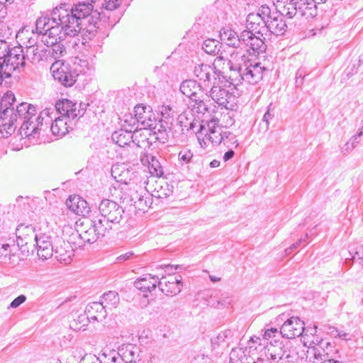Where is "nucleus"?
Returning a JSON list of instances; mask_svg holds the SVG:
<instances>
[{"label": "nucleus", "instance_id": "obj_1", "mask_svg": "<svg viewBox=\"0 0 363 363\" xmlns=\"http://www.w3.org/2000/svg\"><path fill=\"white\" fill-rule=\"evenodd\" d=\"M92 11L91 3L79 2L74 7L63 4L55 7L51 12L52 23H57L64 30V35L74 37L83 31L84 16Z\"/></svg>", "mask_w": 363, "mask_h": 363}, {"label": "nucleus", "instance_id": "obj_2", "mask_svg": "<svg viewBox=\"0 0 363 363\" xmlns=\"http://www.w3.org/2000/svg\"><path fill=\"white\" fill-rule=\"evenodd\" d=\"M15 101L16 97L11 91H7L0 97V131H4L10 135L17 128V116L21 117L26 113L28 116L30 111H34L33 108L28 106L26 102L19 104L14 108Z\"/></svg>", "mask_w": 363, "mask_h": 363}, {"label": "nucleus", "instance_id": "obj_3", "mask_svg": "<svg viewBox=\"0 0 363 363\" xmlns=\"http://www.w3.org/2000/svg\"><path fill=\"white\" fill-rule=\"evenodd\" d=\"M91 65L86 60L75 57L72 65H65L60 61L52 63L50 71L54 79L66 87L72 86L81 74H85L91 69Z\"/></svg>", "mask_w": 363, "mask_h": 363}, {"label": "nucleus", "instance_id": "obj_4", "mask_svg": "<svg viewBox=\"0 0 363 363\" xmlns=\"http://www.w3.org/2000/svg\"><path fill=\"white\" fill-rule=\"evenodd\" d=\"M27 105L30 107H33L34 111H31L32 113H30L28 116H27V113L23 115L21 117L17 116L16 125L17 127L20 125V133L21 136H25L29 139L31 138H38L40 135V127L43 126L45 116L50 118L51 121H52V117L50 115L53 113V110L52 108H45L35 118V107L30 104L27 103Z\"/></svg>", "mask_w": 363, "mask_h": 363}, {"label": "nucleus", "instance_id": "obj_5", "mask_svg": "<svg viewBox=\"0 0 363 363\" xmlns=\"http://www.w3.org/2000/svg\"><path fill=\"white\" fill-rule=\"evenodd\" d=\"M181 92L189 97L193 103V108H196L197 113H205L208 111L207 105L204 101L207 99V90L196 80L186 79L180 85Z\"/></svg>", "mask_w": 363, "mask_h": 363}, {"label": "nucleus", "instance_id": "obj_6", "mask_svg": "<svg viewBox=\"0 0 363 363\" xmlns=\"http://www.w3.org/2000/svg\"><path fill=\"white\" fill-rule=\"evenodd\" d=\"M101 224L107 227L108 231L112 229L113 224H118L123 218L124 210L118 203L110 199H103L99 205Z\"/></svg>", "mask_w": 363, "mask_h": 363}, {"label": "nucleus", "instance_id": "obj_7", "mask_svg": "<svg viewBox=\"0 0 363 363\" xmlns=\"http://www.w3.org/2000/svg\"><path fill=\"white\" fill-rule=\"evenodd\" d=\"M306 0H274L277 11L288 18H293L296 15L303 16L308 9Z\"/></svg>", "mask_w": 363, "mask_h": 363}, {"label": "nucleus", "instance_id": "obj_8", "mask_svg": "<svg viewBox=\"0 0 363 363\" xmlns=\"http://www.w3.org/2000/svg\"><path fill=\"white\" fill-rule=\"evenodd\" d=\"M264 353L269 359L276 363L283 360L286 362H294L296 360V353L282 342L275 341V344L270 342L264 346Z\"/></svg>", "mask_w": 363, "mask_h": 363}, {"label": "nucleus", "instance_id": "obj_9", "mask_svg": "<svg viewBox=\"0 0 363 363\" xmlns=\"http://www.w3.org/2000/svg\"><path fill=\"white\" fill-rule=\"evenodd\" d=\"M0 64L4 66L7 76H11V73L17 69L23 68L26 66V59L23 48L11 47L6 58L0 61Z\"/></svg>", "mask_w": 363, "mask_h": 363}, {"label": "nucleus", "instance_id": "obj_10", "mask_svg": "<svg viewBox=\"0 0 363 363\" xmlns=\"http://www.w3.org/2000/svg\"><path fill=\"white\" fill-rule=\"evenodd\" d=\"M93 225L82 233H77L76 235L72 234V236L76 235L79 241L77 244L78 247L83 246L84 243H94L99 238L104 237L106 232H108L107 227H104L101 224V220H94Z\"/></svg>", "mask_w": 363, "mask_h": 363}, {"label": "nucleus", "instance_id": "obj_11", "mask_svg": "<svg viewBox=\"0 0 363 363\" xmlns=\"http://www.w3.org/2000/svg\"><path fill=\"white\" fill-rule=\"evenodd\" d=\"M220 71L217 70L215 67L206 64H200L195 66L194 74L205 86H211L219 82Z\"/></svg>", "mask_w": 363, "mask_h": 363}, {"label": "nucleus", "instance_id": "obj_12", "mask_svg": "<svg viewBox=\"0 0 363 363\" xmlns=\"http://www.w3.org/2000/svg\"><path fill=\"white\" fill-rule=\"evenodd\" d=\"M283 337L293 339L303 335L305 332V323L298 317L287 318L279 330Z\"/></svg>", "mask_w": 363, "mask_h": 363}, {"label": "nucleus", "instance_id": "obj_13", "mask_svg": "<svg viewBox=\"0 0 363 363\" xmlns=\"http://www.w3.org/2000/svg\"><path fill=\"white\" fill-rule=\"evenodd\" d=\"M174 119L172 116L169 114L165 116L164 113H162V118L157 121L155 118L152 120V127H148L147 129L154 130V133H159L160 136H157L156 138L162 143L168 138V133L171 131L174 126Z\"/></svg>", "mask_w": 363, "mask_h": 363}, {"label": "nucleus", "instance_id": "obj_14", "mask_svg": "<svg viewBox=\"0 0 363 363\" xmlns=\"http://www.w3.org/2000/svg\"><path fill=\"white\" fill-rule=\"evenodd\" d=\"M34 246L37 248L38 256L43 260H46L53 255L55 246L52 245L51 236L46 233H38L35 235Z\"/></svg>", "mask_w": 363, "mask_h": 363}, {"label": "nucleus", "instance_id": "obj_15", "mask_svg": "<svg viewBox=\"0 0 363 363\" xmlns=\"http://www.w3.org/2000/svg\"><path fill=\"white\" fill-rule=\"evenodd\" d=\"M331 347L330 342L321 341L319 346L308 347L306 358L313 363H325V360L331 356L330 353Z\"/></svg>", "mask_w": 363, "mask_h": 363}, {"label": "nucleus", "instance_id": "obj_16", "mask_svg": "<svg viewBox=\"0 0 363 363\" xmlns=\"http://www.w3.org/2000/svg\"><path fill=\"white\" fill-rule=\"evenodd\" d=\"M55 110L61 116L72 120L78 116H82L84 114V108L77 109V104L66 99L57 101L55 105Z\"/></svg>", "mask_w": 363, "mask_h": 363}, {"label": "nucleus", "instance_id": "obj_17", "mask_svg": "<svg viewBox=\"0 0 363 363\" xmlns=\"http://www.w3.org/2000/svg\"><path fill=\"white\" fill-rule=\"evenodd\" d=\"M285 16L276 11L271 19L267 20L265 26H262L263 30H268L274 35H283L287 29V25L284 20Z\"/></svg>", "mask_w": 363, "mask_h": 363}, {"label": "nucleus", "instance_id": "obj_18", "mask_svg": "<svg viewBox=\"0 0 363 363\" xmlns=\"http://www.w3.org/2000/svg\"><path fill=\"white\" fill-rule=\"evenodd\" d=\"M267 69L261 67L259 63L245 64L243 67V82L255 84L258 83L263 77V72Z\"/></svg>", "mask_w": 363, "mask_h": 363}, {"label": "nucleus", "instance_id": "obj_19", "mask_svg": "<svg viewBox=\"0 0 363 363\" xmlns=\"http://www.w3.org/2000/svg\"><path fill=\"white\" fill-rule=\"evenodd\" d=\"M165 281L158 280V287L166 296H175L182 291V280L181 276L179 277L169 276Z\"/></svg>", "mask_w": 363, "mask_h": 363}, {"label": "nucleus", "instance_id": "obj_20", "mask_svg": "<svg viewBox=\"0 0 363 363\" xmlns=\"http://www.w3.org/2000/svg\"><path fill=\"white\" fill-rule=\"evenodd\" d=\"M207 92V99L211 97L215 103L221 106H226L233 98L232 94L230 93L228 89L218 85L217 84H213L210 90Z\"/></svg>", "mask_w": 363, "mask_h": 363}, {"label": "nucleus", "instance_id": "obj_21", "mask_svg": "<svg viewBox=\"0 0 363 363\" xmlns=\"http://www.w3.org/2000/svg\"><path fill=\"white\" fill-rule=\"evenodd\" d=\"M134 113L140 123V129L146 130L148 127H152V122L155 116L150 106L138 104L134 108Z\"/></svg>", "mask_w": 363, "mask_h": 363}, {"label": "nucleus", "instance_id": "obj_22", "mask_svg": "<svg viewBox=\"0 0 363 363\" xmlns=\"http://www.w3.org/2000/svg\"><path fill=\"white\" fill-rule=\"evenodd\" d=\"M51 25L47 30L45 34L42 37V42L45 45H53L60 41H64L67 35H64V30H62V27L57 23Z\"/></svg>", "mask_w": 363, "mask_h": 363}, {"label": "nucleus", "instance_id": "obj_23", "mask_svg": "<svg viewBox=\"0 0 363 363\" xmlns=\"http://www.w3.org/2000/svg\"><path fill=\"white\" fill-rule=\"evenodd\" d=\"M64 245H55L54 252L55 258L60 262L65 264H69L72 260L74 256V251L69 242H65L64 240H60Z\"/></svg>", "mask_w": 363, "mask_h": 363}, {"label": "nucleus", "instance_id": "obj_24", "mask_svg": "<svg viewBox=\"0 0 363 363\" xmlns=\"http://www.w3.org/2000/svg\"><path fill=\"white\" fill-rule=\"evenodd\" d=\"M68 208L77 215L85 216L90 212L87 202L79 196H70L66 201Z\"/></svg>", "mask_w": 363, "mask_h": 363}, {"label": "nucleus", "instance_id": "obj_25", "mask_svg": "<svg viewBox=\"0 0 363 363\" xmlns=\"http://www.w3.org/2000/svg\"><path fill=\"white\" fill-rule=\"evenodd\" d=\"M35 228L33 225H25L21 224L16 228L17 244L20 245L19 240L22 241V245H27L32 243L35 240V235H38Z\"/></svg>", "mask_w": 363, "mask_h": 363}, {"label": "nucleus", "instance_id": "obj_26", "mask_svg": "<svg viewBox=\"0 0 363 363\" xmlns=\"http://www.w3.org/2000/svg\"><path fill=\"white\" fill-rule=\"evenodd\" d=\"M84 21H82L83 23V31L86 30V33H88L89 38H91L92 36H94L97 32V28H99L98 24L99 23L100 20V13L96 11H91L87 16H84Z\"/></svg>", "mask_w": 363, "mask_h": 363}, {"label": "nucleus", "instance_id": "obj_27", "mask_svg": "<svg viewBox=\"0 0 363 363\" xmlns=\"http://www.w3.org/2000/svg\"><path fill=\"white\" fill-rule=\"evenodd\" d=\"M160 278L157 276H151L150 274L138 279L134 282L136 289L143 292H151L155 290L158 285Z\"/></svg>", "mask_w": 363, "mask_h": 363}, {"label": "nucleus", "instance_id": "obj_28", "mask_svg": "<svg viewBox=\"0 0 363 363\" xmlns=\"http://www.w3.org/2000/svg\"><path fill=\"white\" fill-rule=\"evenodd\" d=\"M218 118H212L207 123L208 129V138L213 145H220L223 138V134L224 131H222L221 128L218 127Z\"/></svg>", "mask_w": 363, "mask_h": 363}, {"label": "nucleus", "instance_id": "obj_29", "mask_svg": "<svg viewBox=\"0 0 363 363\" xmlns=\"http://www.w3.org/2000/svg\"><path fill=\"white\" fill-rule=\"evenodd\" d=\"M247 28L250 29L257 35L263 36L262 26H265V23L260 16L257 13H251L247 16Z\"/></svg>", "mask_w": 363, "mask_h": 363}, {"label": "nucleus", "instance_id": "obj_30", "mask_svg": "<svg viewBox=\"0 0 363 363\" xmlns=\"http://www.w3.org/2000/svg\"><path fill=\"white\" fill-rule=\"evenodd\" d=\"M111 139L113 143L120 147L129 145L133 140L132 130H127L123 128L116 130L112 133Z\"/></svg>", "mask_w": 363, "mask_h": 363}, {"label": "nucleus", "instance_id": "obj_31", "mask_svg": "<svg viewBox=\"0 0 363 363\" xmlns=\"http://www.w3.org/2000/svg\"><path fill=\"white\" fill-rule=\"evenodd\" d=\"M70 119L65 116H59L52 121L50 130L54 135L64 136L69 131L68 121Z\"/></svg>", "mask_w": 363, "mask_h": 363}, {"label": "nucleus", "instance_id": "obj_32", "mask_svg": "<svg viewBox=\"0 0 363 363\" xmlns=\"http://www.w3.org/2000/svg\"><path fill=\"white\" fill-rule=\"evenodd\" d=\"M220 38L228 46L238 48H240V40L238 35L235 31L229 28H223L220 31Z\"/></svg>", "mask_w": 363, "mask_h": 363}, {"label": "nucleus", "instance_id": "obj_33", "mask_svg": "<svg viewBox=\"0 0 363 363\" xmlns=\"http://www.w3.org/2000/svg\"><path fill=\"white\" fill-rule=\"evenodd\" d=\"M174 186L166 182H162L157 184L154 190L152 191L151 196L155 199H162L169 197L173 193Z\"/></svg>", "mask_w": 363, "mask_h": 363}, {"label": "nucleus", "instance_id": "obj_34", "mask_svg": "<svg viewBox=\"0 0 363 363\" xmlns=\"http://www.w3.org/2000/svg\"><path fill=\"white\" fill-rule=\"evenodd\" d=\"M228 65L230 67L229 82L235 86L242 84L243 82V67L241 65L234 66L230 60L228 61Z\"/></svg>", "mask_w": 363, "mask_h": 363}, {"label": "nucleus", "instance_id": "obj_35", "mask_svg": "<svg viewBox=\"0 0 363 363\" xmlns=\"http://www.w3.org/2000/svg\"><path fill=\"white\" fill-rule=\"evenodd\" d=\"M263 36H261V35H257L254 32L250 41L247 43V45L245 46L246 49L245 52H249L250 50H252L254 52H264L266 50V45L262 38Z\"/></svg>", "mask_w": 363, "mask_h": 363}, {"label": "nucleus", "instance_id": "obj_36", "mask_svg": "<svg viewBox=\"0 0 363 363\" xmlns=\"http://www.w3.org/2000/svg\"><path fill=\"white\" fill-rule=\"evenodd\" d=\"M166 161L162 157L153 156L148 167L150 174L153 176L161 177L164 175V164Z\"/></svg>", "mask_w": 363, "mask_h": 363}, {"label": "nucleus", "instance_id": "obj_37", "mask_svg": "<svg viewBox=\"0 0 363 363\" xmlns=\"http://www.w3.org/2000/svg\"><path fill=\"white\" fill-rule=\"evenodd\" d=\"M73 320L70 321L69 327L74 331L85 330L89 323V318L85 313L79 315H73Z\"/></svg>", "mask_w": 363, "mask_h": 363}, {"label": "nucleus", "instance_id": "obj_38", "mask_svg": "<svg viewBox=\"0 0 363 363\" xmlns=\"http://www.w3.org/2000/svg\"><path fill=\"white\" fill-rule=\"evenodd\" d=\"M52 21V17L50 18L49 15L42 13L40 16H39L35 21V29L33 30V33H36L38 35H41L45 33L46 30L51 26L50 21Z\"/></svg>", "mask_w": 363, "mask_h": 363}, {"label": "nucleus", "instance_id": "obj_39", "mask_svg": "<svg viewBox=\"0 0 363 363\" xmlns=\"http://www.w3.org/2000/svg\"><path fill=\"white\" fill-rule=\"evenodd\" d=\"M100 301L104 304V306H105V307L109 310H111L113 308H115L119 303V296L116 292L110 291L104 294V295L101 297Z\"/></svg>", "mask_w": 363, "mask_h": 363}, {"label": "nucleus", "instance_id": "obj_40", "mask_svg": "<svg viewBox=\"0 0 363 363\" xmlns=\"http://www.w3.org/2000/svg\"><path fill=\"white\" fill-rule=\"evenodd\" d=\"M107 309L108 308L105 307L101 301H96L89 304L86 308L85 312L87 311L89 313H94L99 315L100 320L102 321L107 315Z\"/></svg>", "mask_w": 363, "mask_h": 363}, {"label": "nucleus", "instance_id": "obj_41", "mask_svg": "<svg viewBox=\"0 0 363 363\" xmlns=\"http://www.w3.org/2000/svg\"><path fill=\"white\" fill-rule=\"evenodd\" d=\"M121 121L123 123V128L127 130H132V133L135 132L138 130L139 125L140 123H139L138 118L135 117V115L133 116L131 113L125 114L123 116V119Z\"/></svg>", "mask_w": 363, "mask_h": 363}, {"label": "nucleus", "instance_id": "obj_42", "mask_svg": "<svg viewBox=\"0 0 363 363\" xmlns=\"http://www.w3.org/2000/svg\"><path fill=\"white\" fill-rule=\"evenodd\" d=\"M221 43L214 39H207L203 42L202 49L205 52L212 55H218L221 48Z\"/></svg>", "mask_w": 363, "mask_h": 363}, {"label": "nucleus", "instance_id": "obj_43", "mask_svg": "<svg viewBox=\"0 0 363 363\" xmlns=\"http://www.w3.org/2000/svg\"><path fill=\"white\" fill-rule=\"evenodd\" d=\"M238 358V363H263L262 361L255 362L251 357H247L244 354V352L241 348L233 349L230 353V360Z\"/></svg>", "mask_w": 363, "mask_h": 363}, {"label": "nucleus", "instance_id": "obj_44", "mask_svg": "<svg viewBox=\"0 0 363 363\" xmlns=\"http://www.w3.org/2000/svg\"><path fill=\"white\" fill-rule=\"evenodd\" d=\"M122 359L125 363H136L139 360L137 348L133 345L127 346L122 354Z\"/></svg>", "mask_w": 363, "mask_h": 363}, {"label": "nucleus", "instance_id": "obj_45", "mask_svg": "<svg viewBox=\"0 0 363 363\" xmlns=\"http://www.w3.org/2000/svg\"><path fill=\"white\" fill-rule=\"evenodd\" d=\"M49 49V55L51 59H58L65 52V48L63 41L56 43L53 45H46Z\"/></svg>", "mask_w": 363, "mask_h": 363}, {"label": "nucleus", "instance_id": "obj_46", "mask_svg": "<svg viewBox=\"0 0 363 363\" xmlns=\"http://www.w3.org/2000/svg\"><path fill=\"white\" fill-rule=\"evenodd\" d=\"M232 337V332L230 330H226L219 333L216 337L211 339L212 345L216 348L223 343H228Z\"/></svg>", "mask_w": 363, "mask_h": 363}, {"label": "nucleus", "instance_id": "obj_47", "mask_svg": "<svg viewBox=\"0 0 363 363\" xmlns=\"http://www.w3.org/2000/svg\"><path fill=\"white\" fill-rule=\"evenodd\" d=\"M131 143L140 148H146L150 145V142L147 136L144 133H140L138 130L133 133V140Z\"/></svg>", "mask_w": 363, "mask_h": 363}, {"label": "nucleus", "instance_id": "obj_48", "mask_svg": "<svg viewBox=\"0 0 363 363\" xmlns=\"http://www.w3.org/2000/svg\"><path fill=\"white\" fill-rule=\"evenodd\" d=\"M25 59L32 64L39 62L38 45H29L26 48Z\"/></svg>", "mask_w": 363, "mask_h": 363}, {"label": "nucleus", "instance_id": "obj_49", "mask_svg": "<svg viewBox=\"0 0 363 363\" xmlns=\"http://www.w3.org/2000/svg\"><path fill=\"white\" fill-rule=\"evenodd\" d=\"M223 135L222 143L225 147L228 148L238 147L239 144L235 134L226 130L223 132Z\"/></svg>", "mask_w": 363, "mask_h": 363}, {"label": "nucleus", "instance_id": "obj_50", "mask_svg": "<svg viewBox=\"0 0 363 363\" xmlns=\"http://www.w3.org/2000/svg\"><path fill=\"white\" fill-rule=\"evenodd\" d=\"M131 201H134V206L140 210H144L145 207L148 206L150 203V199L144 198L143 196L139 195L135 193L134 196H132Z\"/></svg>", "mask_w": 363, "mask_h": 363}, {"label": "nucleus", "instance_id": "obj_51", "mask_svg": "<svg viewBox=\"0 0 363 363\" xmlns=\"http://www.w3.org/2000/svg\"><path fill=\"white\" fill-rule=\"evenodd\" d=\"M193 152L188 149L182 150L178 154V159L181 165L190 163L193 158Z\"/></svg>", "mask_w": 363, "mask_h": 363}, {"label": "nucleus", "instance_id": "obj_52", "mask_svg": "<svg viewBox=\"0 0 363 363\" xmlns=\"http://www.w3.org/2000/svg\"><path fill=\"white\" fill-rule=\"evenodd\" d=\"M272 104L271 103L268 107L267 111L264 113L262 118V123H260L259 126L260 128L265 132L269 129V121L273 118L274 113H271V108H272Z\"/></svg>", "mask_w": 363, "mask_h": 363}, {"label": "nucleus", "instance_id": "obj_53", "mask_svg": "<svg viewBox=\"0 0 363 363\" xmlns=\"http://www.w3.org/2000/svg\"><path fill=\"white\" fill-rule=\"evenodd\" d=\"M254 32L251 30L250 29H247L243 30L240 35H238L239 40H240V48L242 47V45L246 46L249 41H250V39L253 35Z\"/></svg>", "mask_w": 363, "mask_h": 363}, {"label": "nucleus", "instance_id": "obj_54", "mask_svg": "<svg viewBox=\"0 0 363 363\" xmlns=\"http://www.w3.org/2000/svg\"><path fill=\"white\" fill-rule=\"evenodd\" d=\"M256 13L258 14V16H260L264 21L271 19L274 16V12L272 13L271 9L267 5H262L259 8V11Z\"/></svg>", "mask_w": 363, "mask_h": 363}, {"label": "nucleus", "instance_id": "obj_55", "mask_svg": "<svg viewBox=\"0 0 363 363\" xmlns=\"http://www.w3.org/2000/svg\"><path fill=\"white\" fill-rule=\"evenodd\" d=\"M11 48V45L8 42L4 40H0V61H3L4 58H6Z\"/></svg>", "mask_w": 363, "mask_h": 363}, {"label": "nucleus", "instance_id": "obj_56", "mask_svg": "<svg viewBox=\"0 0 363 363\" xmlns=\"http://www.w3.org/2000/svg\"><path fill=\"white\" fill-rule=\"evenodd\" d=\"M121 4V0H104L102 6L106 10H114L117 9Z\"/></svg>", "mask_w": 363, "mask_h": 363}, {"label": "nucleus", "instance_id": "obj_57", "mask_svg": "<svg viewBox=\"0 0 363 363\" xmlns=\"http://www.w3.org/2000/svg\"><path fill=\"white\" fill-rule=\"evenodd\" d=\"M175 122H176L177 125H180L181 131H182V132H184V128H186V130L187 129L189 123V119H188L187 116H186V114H184V113L180 114L178 116V118H177V121Z\"/></svg>", "mask_w": 363, "mask_h": 363}, {"label": "nucleus", "instance_id": "obj_58", "mask_svg": "<svg viewBox=\"0 0 363 363\" xmlns=\"http://www.w3.org/2000/svg\"><path fill=\"white\" fill-rule=\"evenodd\" d=\"M30 199L28 196L25 197L18 196L16 199V204H14V206L20 208H26V206L29 205Z\"/></svg>", "mask_w": 363, "mask_h": 363}, {"label": "nucleus", "instance_id": "obj_59", "mask_svg": "<svg viewBox=\"0 0 363 363\" xmlns=\"http://www.w3.org/2000/svg\"><path fill=\"white\" fill-rule=\"evenodd\" d=\"M38 55L39 62L50 60L48 48H45L43 45H38Z\"/></svg>", "mask_w": 363, "mask_h": 363}, {"label": "nucleus", "instance_id": "obj_60", "mask_svg": "<svg viewBox=\"0 0 363 363\" xmlns=\"http://www.w3.org/2000/svg\"><path fill=\"white\" fill-rule=\"evenodd\" d=\"M10 245L9 244L0 245V262H4L10 255Z\"/></svg>", "mask_w": 363, "mask_h": 363}, {"label": "nucleus", "instance_id": "obj_61", "mask_svg": "<svg viewBox=\"0 0 363 363\" xmlns=\"http://www.w3.org/2000/svg\"><path fill=\"white\" fill-rule=\"evenodd\" d=\"M26 301V296L25 295H19L14 298L10 303L8 308H16Z\"/></svg>", "mask_w": 363, "mask_h": 363}, {"label": "nucleus", "instance_id": "obj_62", "mask_svg": "<svg viewBox=\"0 0 363 363\" xmlns=\"http://www.w3.org/2000/svg\"><path fill=\"white\" fill-rule=\"evenodd\" d=\"M193 363H211V359L208 356H206L203 354L196 355L194 359Z\"/></svg>", "mask_w": 363, "mask_h": 363}, {"label": "nucleus", "instance_id": "obj_63", "mask_svg": "<svg viewBox=\"0 0 363 363\" xmlns=\"http://www.w3.org/2000/svg\"><path fill=\"white\" fill-rule=\"evenodd\" d=\"M201 126L199 121L193 120L189 121L186 130H192L194 133H196L199 130H201Z\"/></svg>", "mask_w": 363, "mask_h": 363}, {"label": "nucleus", "instance_id": "obj_64", "mask_svg": "<svg viewBox=\"0 0 363 363\" xmlns=\"http://www.w3.org/2000/svg\"><path fill=\"white\" fill-rule=\"evenodd\" d=\"M279 333L280 334V332L279 330H278L277 328H270L265 330L264 334V338L268 340L272 337H276V335Z\"/></svg>", "mask_w": 363, "mask_h": 363}]
</instances>
